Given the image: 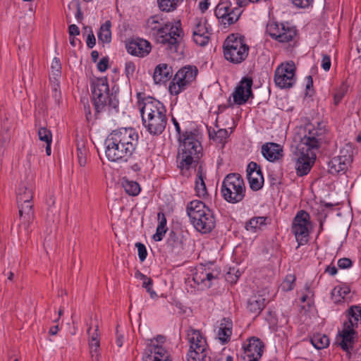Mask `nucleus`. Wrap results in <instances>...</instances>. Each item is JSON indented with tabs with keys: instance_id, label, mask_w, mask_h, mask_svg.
I'll list each match as a JSON object with an SVG mask.
<instances>
[{
	"instance_id": "1",
	"label": "nucleus",
	"mask_w": 361,
	"mask_h": 361,
	"mask_svg": "<svg viewBox=\"0 0 361 361\" xmlns=\"http://www.w3.org/2000/svg\"><path fill=\"white\" fill-rule=\"evenodd\" d=\"M139 135L132 128L113 130L106 138L105 155L112 162H126L132 156L138 144Z\"/></svg>"
},
{
	"instance_id": "2",
	"label": "nucleus",
	"mask_w": 361,
	"mask_h": 361,
	"mask_svg": "<svg viewBox=\"0 0 361 361\" xmlns=\"http://www.w3.org/2000/svg\"><path fill=\"white\" fill-rule=\"evenodd\" d=\"M142 124L151 135H161L167 124L166 109L157 99L148 97L139 102Z\"/></svg>"
},
{
	"instance_id": "3",
	"label": "nucleus",
	"mask_w": 361,
	"mask_h": 361,
	"mask_svg": "<svg viewBox=\"0 0 361 361\" xmlns=\"http://www.w3.org/2000/svg\"><path fill=\"white\" fill-rule=\"evenodd\" d=\"M198 131H185L183 133V138L178 154V167L183 169H189L196 163L199 162L202 155V147L197 139Z\"/></svg>"
},
{
	"instance_id": "4",
	"label": "nucleus",
	"mask_w": 361,
	"mask_h": 361,
	"mask_svg": "<svg viewBox=\"0 0 361 361\" xmlns=\"http://www.w3.org/2000/svg\"><path fill=\"white\" fill-rule=\"evenodd\" d=\"M33 188L30 184L23 183L17 192V204L19 214L18 234L28 235L29 228L35 219Z\"/></svg>"
},
{
	"instance_id": "5",
	"label": "nucleus",
	"mask_w": 361,
	"mask_h": 361,
	"mask_svg": "<svg viewBox=\"0 0 361 361\" xmlns=\"http://www.w3.org/2000/svg\"><path fill=\"white\" fill-rule=\"evenodd\" d=\"M186 212L194 227L203 233H209L215 227L213 212L200 200H192Z\"/></svg>"
},
{
	"instance_id": "6",
	"label": "nucleus",
	"mask_w": 361,
	"mask_h": 361,
	"mask_svg": "<svg viewBox=\"0 0 361 361\" xmlns=\"http://www.w3.org/2000/svg\"><path fill=\"white\" fill-rule=\"evenodd\" d=\"M223 49L224 58L228 61L239 64L247 59L250 47L245 43L243 36L231 34L224 41Z\"/></svg>"
},
{
	"instance_id": "7",
	"label": "nucleus",
	"mask_w": 361,
	"mask_h": 361,
	"mask_svg": "<svg viewBox=\"0 0 361 361\" xmlns=\"http://www.w3.org/2000/svg\"><path fill=\"white\" fill-rule=\"evenodd\" d=\"M92 100L97 113L104 111L106 107L116 109L118 99L113 93L109 94V87L106 80L98 79L92 86Z\"/></svg>"
},
{
	"instance_id": "8",
	"label": "nucleus",
	"mask_w": 361,
	"mask_h": 361,
	"mask_svg": "<svg viewBox=\"0 0 361 361\" xmlns=\"http://www.w3.org/2000/svg\"><path fill=\"white\" fill-rule=\"evenodd\" d=\"M221 192L224 199L229 203L241 202L245 196L243 177L237 173L228 174L223 180Z\"/></svg>"
},
{
	"instance_id": "9",
	"label": "nucleus",
	"mask_w": 361,
	"mask_h": 361,
	"mask_svg": "<svg viewBox=\"0 0 361 361\" xmlns=\"http://www.w3.org/2000/svg\"><path fill=\"white\" fill-rule=\"evenodd\" d=\"M243 13L240 0H220L214 13L219 22L224 27L235 23Z\"/></svg>"
},
{
	"instance_id": "10",
	"label": "nucleus",
	"mask_w": 361,
	"mask_h": 361,
	"mask_svg": "<svg viewBox=\"0 0 361 361\" xmlns=\"http://www.w3.org/2000/svg\"><path fill=\"white\" fill-rule=\"evenodd\" d=\"M187 338L190 343V350L187 361H203L207 357L206 339L200 331L190 328L187 331Z\"/></svg>"
},
{
	"instance_id": "11",
	"label": "nucleus",
	"mask_w": 361,
	"mask_h": 361,
	"mask_svg": "<svg viewBox=\"0 0 361 361\" xmlns=\"http://www.w3.org/2000/svg\"><path fill=\"white\" fill-rule=\"evenodd\" d=\"M197 72L195 66H187L180 68L169 85L170 92L172 94H178L195 80Z\"/></svg>"
},
{
	"instance_id": "12",
	"label": "nucleus",
	"mask_w": 361,
	"mask_h": 361,
	"mask_svg": "<svg viewBox=\"0 0 361 361\" xmlns=\"http://www.w3.org/2000/svg\"><path fill=\"white\" fill-rule=\"evenodd\" d=\"M310 214L303 210L298 212L295 216L291 227V231L295 237L298 246L308 242L310 235Z\"/></svg>"
},
{
	"instance_id": "13",
	"label": "nucleus",
	"mask_w": 361,
	"mask_h": 361,
	"mask_svg": "<svg viewBox=\"0 0 361 361\" xmlns=\"http://www.w3.org/2000/svg\"><path fill=\"white\" fill-rule=\"evenodd\" d=\"M353 150L351 145H345L340 150L338 156L331 159L328 163V171L335 175L339 172L345 173L353 161Z\"/></svg>"
},
{
	"instance_id": "14",
	"label": "nucleus",
	"mask_w": 361,
	"mask_h": 361,
	"mask_svg": "<svg viewBox=\"0 0 361 361\" xmlns=\"http://www.w3.org/2000/svg\"><path fill=\"white\" fill-rule=\"evenodd\" d=\"M180 25V21H178L175 25L171 23H166L164 27L168 28L164 29V32L159 35L157 42L163 44H168L171 49H174L176 51L183 35Z\"/></svg>"
},
{
	"instance_id": "15",
	"label": "nucleus",
	"mask_w": 361,
	"mask_h": 361,
	"mask_svg": "<svg viewBox=\"0 0 361 361\" xmlns=\"http://www.w3.org/2000/svg\"><path fill=\"white\" fill-rule=\"evenodd\" d=\"M164 341L165 338L162 336L151 339L145 349L143 361H171L167 351L161 345Z\"/></svg>"
},
{
	"instance_id": "16",
	"label": "nucleus",
	"mask_w": 361,
	"mask_h": 361,
	"mask_svg": "<svg viewBox=\"0 0 361 361\" xmlns=\"http://www.w3.org/2000/svg\"><path fill=\"white\" fill-rule=\"evenodd\" d=\"M295 66L293 62L281 63L274 73V82L280 88H290L295 82Z\"/></svg>"
},
{
	"instance_id": "17",
	"label": "nucleus",
	"mask_w": 361,
	"mask_h": 361,
	"mask_svg": "<svg viewBox=\"0 0 361 361\" xmlns=\"http://www.w3.org/2000/svg\"><path fill=\"white\" fill-rule=\"evenodd\" d=\"M325 130L311 128L308 127V133L305 134L297 147L298 150H303L304 147L314 151L317 149L321 143L325 140Z\"/></svg>"
},
{
	"instance_id": "18",
	"label": "nucleus",
	"mask_w": 361,
	"mask_h": 361,
	"mask_svg": "<svg viewBox=\"0 0 361 361\" xmlns=\"http://www.w3.org/2000/svg\"><path fill=\"white\" fill-rule=\"evenodd\" d=\"M212 29L207 20L204 18H195L192 30V38L195 43L204 47L208 44L212 35Z\"/></svg>"
},
{
	"instance_id": "19",
	"label": "nucleus",
	"mask_w": 361,
	"mask_h": 361,
	"mask_svg": "<svg viewBox=\"0 0 361 361\" xmlns=\"http://www.w3.org/2000/svg\"><path fill=\"white\" fill-rule=\"evenodd\" d=\"M298 151V157L296 162V172L299 176L307 175L316 159L315 152L304 147L303 150Z\"/></svg>"
},
{
	"instance_id": "20",
	"label": "nucleus",
	"mask_w": 361,
	"mask_h": 361,
	"mask_svg": "<svg viewBox=\"0 0 361 361\" xmlns=\"http://www.w3.org/2000/svg\"><path fill=\"white\" fill-rule=\"evenodd\" d=\"M252 84L253 81L251 78L245 77L241 80L233 94V101L235 104L238 105L244 104L249 98L253 97Z\"/></svg>"
},
{
	"instance_id": "21",
	"label": "nucleus",
	"mask_w": 361,
	"mask_h": 361,
	"mask_svg": "<svg viewBox=\"0 0 361 361\" xmlns=\"http://www.w3.org/2000/svg\"><path fill=\"white\" fill-rule=\"evenodd\" d=\"M247 173L250 188L254 191L261 189L264 184L261 167L256 162L251 161L247 166Z\"/></svg>"
},
{
	"instance_id": "22",
	"label": "nucleus",
	"mask_w": 361,
	"mask_h": 361,
	"mask_svg": "<svg viewBox=\"0 0 361 361\" xmlns=\"http://www.w3.org/2000/svg\"><path fill=\"white\" fill-rule=\"evenodd\" d=\"M151 48L148 41L140 38L133 39L126 44L128 52L138 57H144L149 54Z\"/></svg>"
},
{
	"instance_id": "23",
	"label": "nucleus",
	"mask_w": 361,
	"mask_h": 361,
	"mask_svg": "<svg viewBox=\"0 0 361 361\" xmlns=\"http://www.w3.org/2000/svg\"><path fill=\"white\" fill-rule=\"evenodd\" d=\"M92 325L91 324L87 329L89 335V346L90 349V354L93 361L99 360V349L100 346L99 334V324L98 322L94 324V330H92Z\"/></svg>"
},
{
	"instance_id": "24",
	"label": "nucleus",
	"mask_w": 361,
	"mask_h": 361,
	"mask_svg": "<svg viewBox=\"0 0 361 361\" xmlns=\"http://www.w3.org/2000/svg\"><path fill=\"white\" fill-rule=\"evenodd\" d=\"M263 348L264 345L260 339L255 337L250 338L248 343L244 347L248 361H258L262 355Z\"/></svg>"
},
{
	"instance_id": "25",
	"label": "nucleus",
	"mask_w": 361,
	"mask_h": 361,
	"mask_svg": "<svg viewBox=\"0 0 361 361\" xmlns=\"http://www.w3.org/2000/svg\"><path fill=\"white\" fill-rule=\"evenodd\" d=\"M352 328L350 325H347L337 338V342L339 345L346 352H349L350 349L353 348L354 342L353 335L355 331Z\"/></svg>"
},
{
	"instance_id": "26",
	"label": "nucleus",
	"mask_w": 361,
	"mask_h": 361,
	"mask_svg": "<svg viewBox=\"0 0 361 361\" xmlns=\"http://www.w3.org/2000/svg\"><path fill=\"white\" fill-rule=\"evenodd\" d=\"M262 154L269 161H275L282 157V149L278 144L268 142L262 145Z\"/></svg>"
},
{
	"instance_id": "27",
	"label": "nucleus",
	"mask_w": 361,
	"mask_h": 361,
	"mask_svg": "<svg viewBox=\"0 0 361 361\" xmlns=\"http://www.w3.org/2000/svg\"><path fill=\"white\" fill-rule=\"evenodd\" d=\"M172 76V68L166 63L159 64L154 69L153 79L155 83L166 82Z\"/></svg>"
},
{
	"instance_id": "28",
	"label": "nucleus",
	"mask_w": 361,
	"mask_h": 361,
	"mask_svg": "<svg viewBox=\"0 0 361 361\" xmlns=\"http://www.w3.org/2000/svg\"><path fill=\"white\" fill-rule=\"evenodd\" d=\"M164 19L161 15H154L151 16L147 20V28L150 31L153 32V35H156L157 38L161 33L164 32V30L167 29V27H164Z\"/></svg>"
},
{
	"instance_id": "29",
	"label": "nucleus",
	"mask_w": 361,
	"mask_h": 361,
	"mask_svg": "<svg viewBox=\"0 0 361 361\" xmlns=\"http://www.w3.org/2000/svg\"><path fill=\"white\" fill-rule=\"evenodd\" d=\"M232 334V322L226 318L222 319L220 323L218 336L219 339L223 342H227Z\"/></svg>"
},
{
	"instance_id": "30",
	"label": "nucleus",
	"mask_w": 361,
	"mask_h": 361,
	"mask_svg": "<svg viewBox=\"0 0 361 361\" xmlns=\"http://www.w3.org/2000/svg\"><path fill=\"white\" fill-rule=\"evenodd\" d=\"M204 178L205 176L202 172V166L200 165L197 171L195 188L197 195L200 197H203L207 194Z\"/></svg>"
},
{
	"instance_id": "31",
	"label": "nucleus",
	"mask_w": 361,
	"mask_h": 361,
	"mask_svg": "<svg viewBox=\"0 0 361 361\" xmlns=\"http://www.w3.org/2000/svg\"><path fill=\"white\" fill-rule=\"evenodd\" d=\"M265 307V299L260 297H252L247 302V310L252 313H259Z\"/></svg>"
},
{
	"instance_id": "32",
	"label": "nucleus",
	"mask_w": 361,
	"mask_h": 361,
	"mask_svg": "<svg viewBox=\"0 0 361 361\" xmlns=\"http://www.w3.org/2000/svg\"><path fill=\"white\" fill-rule=\"evenodd\" d=\"M111 23L110 20H106L100 27L98 38L103 43H109L111 39Z\"/></svg>"
},
{
	"instance_id": "33",
	"label": "nucleus",
	"mask_w": 361,
	"mask_h": 361,
	"mask_svg": "<svg viewBox=\"0 0 361 361\" xmlns=\"http://www.w3.org/2000/svg\"><path fill=\"white\" fill-rule=\"evenodd\" d=\"M266 220L267 217L264 216L253 217L245 224V228L248 231L256 232L261 229L262 226L266 225Z\"/></svg>"
},
{
	"instance_id": "34",
	"label": "nucleus",
	"mask_w": 361,
	"mask_h": 361,
	"mask_svg": "<svg viewBox=\"0 0 361 361\" xmlns=\"http://www.w3.org/2000/svg\"><path fill=\"white\" fill-rule=\"evenodd\" d=\"M183 0H157L159 9L164 12H172L178 8Z\"/></svg>"
},
{
	"instance_id": "35",
	"label": "nucleus",
	"mask_w": 361,
	"mask_h": 361,
	"mask_svg": "<svg viewBox=\"0 0 361 361\" xmlns=\"http://www.w3.org/2000/svg\"><path fill=\"white\" fill-rule=\"evenodd\" d=\"M311 343L318 350L324 349L329 346V339L327 336L321 334H314L311 338Z\"/></svg>"
},
{
	"instance_id": "36",
	"label": "nucleus",
	"mask_w": 361,
	"mask_h": 361,
	"mask_svg": "<svg viewBox=\"0 0 361 361\" xmlns=\"http://www.w3.org/2000/svg\"><path fill=\"white\" fill-rule=\"evenodd\" d=\"M279 33L281 35L287 36L284 40H278V42L283 43L292 41L295 37L297 31L294 27H290L288 25L280 23Z\"/></svg>"
},
{
	"instance_id": "37",
	"label": "nucleus",
	"mask_w": 361,
	"mask_h": 361,
	"mask_svg": "<svg viewBox=\"0 0 361 361\" xmlns=\"http://www.w3.org/2000/svg\"><path fill=\"white\" fill-rule=\"evenodd\" d=\"M122 185L126 193H128L129 195L136 196L140 192V186L135 181L123 178L122 181Z\"/></svg>"
},
{
	"instance_id": "38",
	"label": "nucleus",
	"mask_w": 361,
	"mask_h": 361,
	"mask_svg": "<svg viewBox=\"0 0 361 361\" xmlns=\"http://www.w3.org/2000/svg\"><path fill=\"white\" fill-rule=\"evenodd\" d=\"M349 324L351 327L357 325V322L361 319V307L352 306L348 312Z\"/></svg>"
},
{
	"instance_id": "39",
	"label": "nucleus",
	"mask_w": 361,
	"mask_h": 361,
	"mask_svg": "<svg viewBox=\"0 0 361 361\" xmlns=\"http://www.w3.org/2000/svg\"><path fill=\"white\" fill-rule=\"evenodd\" d=\"M280 23H270L267 25V31L269 36L276 41L284 40L287 36L281 35L279 33Z\"/></svg>"
},
{
	"instance_id": "40",
	"label": "nucleus",
	"mask_w": 361,
	"mask_h": 361,
	"mask_svg": "<svg viewBox=\"0 0 361 361\" xmlns=\"http://www.w3.org/2000/svg\"><path fill=\"white\" fill-rule=\"evenodd\" d=\"M88 149L86 148L84 142H78L77 144L76 154L78 161L80 166H85L87 163V155Z\"/></svg>"
},
{
	"instance_id": "41",
	"label": "nucleus",
	"mask_w": 361,
	"mask_h": 361,
	"mask_svg": "<svg viewBox=\"0 0 361 361\" xmlns=\"http://www.w3.org/2000/svg\"><path fill=\"white\" fill-rule=\"evenodd\" d=\"M209 137L215 142L224 145L226 139L228 137V133L226 129H219L216 132H214V135L209 133Z\"/></svg>"
},
{
	"instance_id": "42",
	"label": "nucleus",
	"mask_w": 361,
	"mask_h": 361,
	"mask_svg": "<svg viewBox=\"0 0 361 361\" xmlns=\"http://www.w3.org/2000/svg\"><path fill=\"white\" fill-rule=\"evenodd\" d=\"M295 276L293 274L287 275L281 285V288L283 291H290L295 286Z\"/></svg>"
},
{
	"instance_id": "43",
	"label": "nucleus",
	"mask_w": 361,
	"mask_h": 361,
	"mask_svg": "<svg viewBox=\"0 0 361 361\" xmlns=\"http://www.w3.org/2000/svg\"><path fill=\"white\" fill-rule=\"evenodd\" d=\"M38 137L41 141H44L45 143L52 142V134L51 131L45 127L39 128Z\"/></svg>"
},
{
	"instance_id": "44",
	"label": "nucleus",
	"mask_w": 361,
	"mask_h": 361,
	"mask_svg": "<svg viewBox=\"0 0 361 361\" xmlns=\"http://www.w3.org/2000/svg\"><path fill=\"white\" fill-rule=\"evenodd\" d=\"M347 92V86L343 84L339 89L337 90L336 92L334 94V104L338 105L339 102L342 100L343 97L345 96Z\"/></svg>"
},
{
	"instance_id": "45",
	"label": "nucleus",
	"mask_w": 361,
	"mask_h": 361,
	"mask_svg": "<svg viewBox=\"0 0 361 361\" xmlns=\"http://www.w3.org/2000/svg\"><path fill=\"white\" fill-rule=\"evenodd\" d=\"M137 248L138 256L140 262H144L147 257V252L145 245L141 243H137L135 244Z\"/></svg>"
},
{
	"instance_id": "46",
	"label": "nucleus",
	"mask_w": 361,
	"mask_h": 361,
	"mask_svg": "<svg viewBox=\"0 0 361 361\" xmlns=\"http://www.w3.org/2000/svg\"><path fill=\"white\" fill-rule=\"evenodd\" d=\"M135 71V65L133 61H127L125 64V73L128 78L132 77Z\"/></svg>"
},
{
	"instance_id": "47",
	"label": "nucleus",
	"mask_w": 361,
	"mask_h": 361,
	"mask_svg": "<svg viewBox=\"0 0 361 361\" xmlns=\"http://www.w3.org/2000/svg\"><path fill=\"white\" fill-rule=\"evenodd\" d=\"M51 68L55 75H59L61 73V63L60 60L54 58L51 62Z\"/></svg>"
},
{
	"instance_id": "48",
	"label": "nucleus",
	"mask_w": 361,
	"mask_h": 361,
	"mask_svg": "<svg viewBox=\"0 0 361 361\" xmlns=\"http://www.w3.org/2000/svg\"><path fill=\"white\" fill-rule=\"evenodd\" d=\"M331 62L330 56L327 54H322V62H321L322 68L324 71H329V69L331 68Z\"/></svg>"
},
{
	"instance_id": "49",
	"label": "nucleus",
	"mask_w": 361,
	"mask_h": 361,
	"mask_svg": "<svg viewBox=\"0 0 361 361\" xmlns=\"http://www.w3.org/2000/svg\"><path fill=\"white\" fill-rule=\"evenodd\" d=\"M207 271H197L193 277V280L197 284L204 283L206 281Z\"/></svg>"
},
{
	"instance_id": "50",
	"label": "nucleus",
	"mask_w": 361,
	"mask_h": 361,
	"mask_svg": "<svg viewBox=\"0 0 361 361\" xmlns=\"http://www.w3.org/2000/svg\"><path fill=\"white\" fill-rule=\"evenodd\" d=\"M153 281L152 279L143 281L142 286L146 288L147 291L150 294L152 298L157 295L156 293L152 290Z\"/></svg>"
},
{
	"instance_id": "51",
	"label": "nucleus",
	"mask_w": 361,
	"mask_h": 361,
	"mask_svg": "<svg viewBox=\"0 0 361 361\" xmlns=\"http://www.w3.org/2000/svg\"><path fill=\"white\" fill-rule=\"evenodd\" d=\"M338 266L341 269H348L352 266V261L349 258H341L338 261Z\"/></svg>"
},
{
	"instance_id": "52",
	"label": "nucleus",
	"mask_w": 361,
	"mask_h": 361,
	"mask_svg": "<svg viewBox=\"0 0 361 361\" xmlns=\"http://www.w3.org/2000/svg\"><path fill=\"white\" fill-rule=\"evenodd\" d=\"M166 232V229L161 228V227H157L156 230L155 234L153 235V239L155 241H160L162 240L163 236Z\"/></svg>"
},
{
	"instance_id": "53",
	"label": "nucleus",
	"mask_w": 361,
	"mask_h": 361,
	"mask_svg": "<svg viewBox=\"0 0 361 361\" xmlns=\"http://www.w3.org/2000/svg\"><path fill=\"white\" fill-rule=\"evenodd\" d=\"M312 1L313 0H292L293 4L300 8H307Z\"/></svg>"
},
{
	"instance_id": "54",
	"label": "nucleus",
	"mask_w": 361,
	"mask_h": 361,
	"mask_svg": "<svg viewBox=\"0 0 361 361\" xmlns=\"http://www.w3.org/2000/svg\"><path fill=\"white\" fill-rule=\"evenodd\" d=\"M109 59L107 58H102L97 63V68L99 71L104 72L108 68Z\"/></svg>"
},
{
	"instance_id": "55",
	"label": "nucleus",
	"mask_w": 361,
	"mask_h": 361,
	"mask_svg": "<svg viewBox=\"0 0 361 361\" xmlns=\"http://www.w3.org/2000/svg\"><path fill=\"white\" fill-rule=\"evenodd\" d=\"M158 220H159V225L157 227H161V228L166 229V219L165 217V215L162 212L158 213Z\"/></svg>"
},
{
	"instance_id": "56",
	"label": "nucleus",
	"mask_w": 361,
	"mask_h": 361,
	"mask_svg": "<svg viewBox=\"0 0 361 361\" xmlns=\"http://www.w3.org/2000/svg\"><path fill=\"white\" fill-rule=\"evenodd\" d=\"M306 79V94L311 96L312 94L309 92L310 90H313V80L311 75H308L305 78Z\"/></svg>"
},
{
	"instance_id": "57",
	"label": "nucleus",
	"mask_w": 361,
	"mask_h": 361,
	"mask_svg": "<svg viewBox=\"0 0 361 361\" xmlns=\"http://www.w3.org/2000/svg\"><path fill=\"white\" fill-rule=\"evenodd\" d=\"M86 43L89 48H92L95 45L96 39L92 31L88 35Z\"/></svg>"
},
{
	"instance_id": "58",
	"label": "nucleus",
	"mask_w": 361,
	"mask_h": 361,
	"mask_svg": "<svg viewBox=\"0 0 361 361\" xmlns=\"http://www.w3.org/2000/svg\"><path fill=\"white\" fill-rule=\"evenodd\" d=\"M68 32L71 37H75L80 34V30L76 25L72 24L68 27Z\"/></svg>"
},
{
	"instance_id": "59",
	"label": "nucleus",
	"mask_w": 361,
	"mask_h": 361,
	"mask_svg": "<svg viewBox=\"0 0 361 361\" xmlns=\"http://www.w3.org/2000/svg\"><path fill=\"white\" fill-rule=\"evenodd\" d=\"M209 4H210V3H209V0H202L199 4V8H200V11L202 13H204L208 9Z\"/></svg>"
},
{
	"instance_id": "60",
	"label": "nucleus",
	"mask_w": 361,
	"mask_h": 361,
	"mask_svg": "<svg viewBox=\"0 0 361 361\" xmlns=\"http://www.w3.org/2000/svg\"><path fill=\"white\" fill-rule=\"evenodd\" d=\"M172 121L176 128V132L179 135V140H181L183 138V135L182 136L180 135L181 130H180V127L179 126V123L175 118H172Z\"/></svg>"
},
{
	"instance_id": "61",
	"label": "nucleus",
	"mask_w": 361,
	"mask_h": 361,
	"mask_svg": "<svg viewBox=\"0 0 361 361\" xmlns=\"http://www.w3.org/2000/svg\"><path fill=\"white\" fill-rule=\"evenodd\" d=\"M123 343V336L118 334V329H116V343L118 347H121Z\"/></svg>"
},
{
	"instance_id": "62",
	"label": "nucleus",
	"mask_w": 361,
	"mask_h": 361,
	"mask_svg": "<svg viewBox=\"0 0 361 361\" xmlns=\"http://www.w3.org/2000/svg\"><path fill=\"white\" fill-rule=\"evenodd\" d=\"M337 271V268L335 266H328L326 269V272H328L331 276L336 274Z\"/></svg>"
},
{
	"instance_id": "63",
	"label": "nucleus",
	"mask_w": 361,
	"mask_h": 361,
	"mask_svg": "<svg viewBox=\"0 0 361 361\" xmlns=\"http://www.w3.org/2000/svg\"><path fill=\"white\" fill-rule=\"evenodd\" d=\"M338 293H339V295L341 296L344 298L345 295H346L347 294H348L350 293V290L348 288H340V290L338 291Z\"/></svg>"
},
{
	"instance_id": "64",
	"label": "nucleus",
	"mask_w": 361,
	"mask_h": 361,
	"mask_svg": "<svg viewBox=\"0 0 361 361\" xmlns=\"http://www.w3.org/2000/svg\"><path fill=\"white\" fill-rule=\"evenodd\" d=\"M58 331H59V326H58V325H56V326H54L51 327L49 333L51 335H56L58 333Z\"/></svg>"
}]
</instances>
